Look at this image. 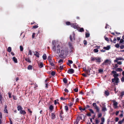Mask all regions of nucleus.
<instances>
[{"instance_id": "obj_1", "label": "nucleus", "mask_w": 124, "mask_h": 124, "mask_svg": "<svg viewBox=\"0 0 124 124\" xmlns=\"http://www.w3.org/2000/svg\"><path fill=\"white\" fill-rule=\"evenodd\" d=\"M92 105L94 107V108L95 109L96 111L97 112L99 113L100 108L97 105L96 103H93Z\"/></svg>"}, {"instance_id": "obj_2", "label": "nucleus", "mask_w": 124, "mask_h": 124, "mask_svg": "<svg viewBox=\"0 0 124 124\" xmlns=\"http://www.w3.org/2000/svg\"><path fill=\"white\" fill-rule=\"evenodd\" d=\"M75 34L74 33H73L72 35H70V41L72 42L73 40H75Z\"/></svg>"}, {"instance_id": "obj_3", "label": "nucleus", "mask_w": 124, "mask_h": 124, "mask_svg": "<svg viewBox=\"0 0 124 124\" xmlns=\"http://www.w3.org/2000/svg\"><path fill=\"white\" fill-rule=\"evenodd\" d=\"M71 26L75 29H77L78 28V25L76 23H71Z\"/></svg>"}, {"instance_id": "obj_4", "label": "nucleus", "mask_w": 124, "mask_h": 124, "mask_svg": "<svg viewBox=\"0 0 124 124\" xmlns=\"http://www.w3.org/2000/svg\"><path fill=\"white\" fill-rule=\"evenodd\" d=\"M90 70H91V68H87V69H85V70L86 73L89 75H90Z\"/></svg>"}, {"instance_id": "obj_5", "label": "nucleus", "mask_w": 124, "mask_h": 124, "mask_svg": "<svg viewBox=\"0 0 124 124\" xmlns=\"http://www.w3.org/2000/svg\"><path fill=\"white\" fill-rule=\"evenodd\" d=\"M64 50H61L60 54L59 55V56L60 57L62 58V57L63 55L64 54Z\"/></svg>"}, {"instance_id": "obj_6", "label": "nucleus", "mask_w": 124, "mask_h": 124, "mask_svg": "<svg viewBox=\"0 0 124 124\" xmlns=\"http://www.w3.org/2000/svg\"><path fill=\"white\" fill-rule=\"evenodd\" d=\"M119 60H124V58L121 57H119L118 58H116V59L114 61L115 62H117V61Z\"/></svg>"}, {"instance_id": "obj_7", "label": "nucleus", "mask_w": 124, "mask_h": 124, "mask_svg": "<svg viewBox=\"0 0 124 124\" xmlns=\"http://www.w3.org/2000/svg\"><path fill=\"white\" fill-rule=\"evenodd\" d=\"M67 72L68 73L72 74L74 73V70L73 69H70L68 70Z\"/></svg>"}, {"instance_id": "obj_8", "label": "nucleus", "mask_w": 124, "mask_h": 124, "mask_svg": "<svg viewBox=\"0 0 124 124\" xmlns=\"http://www.w3.org/2000/svg\"><path fill=\"white\" fill-rule=\"evenodd\" d=\"M113 105L115 107V108H116L118 107L117 104L118 103L117 102H116L115 101H113Z\"/></svg>"}, {"instance_id": "obj_9", "label": "nucleus", "mask_w": 124, "mask_h": 124, "mask_svg": "<svg viewBox=\"0 0 124 124\" xmlns=\"http://www.w3.org/2000/svg\"><path fill=\"white\" fill-rule=\"evenodd\" d=\"M108 59H107L104 61L103 63L102 64V65H106L108 64Z\"/></svg>"}, {"instance_id": "obj_10", "label": "nucleus", "mask_w": 124, "mask_h": 124, "mask_svg": "<svg viewBox=\"0 0 124 124\" xmlns=\"http://www.w3.org/2000/svg\"><path fill=\"white\" fill-rule=\"evenodd\" d=\"M96 62L99 64L101 62V59L99 57H96Z\"/></svg>"}, {"instance_id": "obj_11", "label": "nucleus", "mask_w": 124, "mask_h": 124, "mask_svg": "<svg viewBox=\"0 0 124 124\" xmlns=\"http://www.w3.org/2000/svg\"><path fill=\"white\" fill-rule=\"evenodd\" d=\"M51 118L52 119H54L56 118V116L54 113H52L51 114Z\"/></svg>"}, {"instance_id": "obj_12", "label": "nucleus", "mask_w": 124, "mask_h": 124, "mask_svg": "<svg viewBox=\"0 0 124 124\" xmlns=\"http://www.w3.org/2000/svg\"><path fill=\"white\" fill-rule=\"evenodd\" d=\"M38 65L40 68H41L43 66V63L42 62H40V63H38Z\"/></svg>"}, {"instance_id": "obj_13", "label": "nucleus", "mask_w": 124, "mask_h": 124, "mask_svg": "<svg viewBox=\"0 0 124 124\" xmlns=\"http://www.w3.org/2000/svg\"><path fill=\"white\" fill-rule=\"evenodd\" d=\"M68 62L67 63V65L70 66H71L70 64H72L73 63V62L72 61L70 60H68Z\"/></svg>"}, {"instance_id": "obj_14", "label": "nucleus", "mask_w": 124, "mask_h": 124, "mask_svg": "<svg viewBox=\"0 0 124 124\" xmlns=\"http://www.w3.org/2000/svg\"><path fill=\"white\" fill-rule=\"evenodd\" d=\"M20 112L21 114L23 115H24L26 113V112L24 110H22V109L20 111Z\"/></svg>"}, {"instance_id": "obj_15", "label": "nucleus", "mask_w": 124, "mask_h": 124, "mask_svg": "<svg viewBox=\"0 0 124 124\" xmlns=\"http://www.w3.org/2000/svg\"><path fill=\"white\" fill-rule=\"evenodd\" d=\"M17 109L18 111H21L23 109V108L21 106L19 105L17 106Z\"/></svg>"}, {"instance_id": "obj_16", "label": "nucleus", "mask_w": 124, "mask_h": 124, "mask_svg": "<svg viewBox=\"0 0 124 124\" xmlns=\"http://www.w3.org/2000/svg\"><path fill=\"white\" fill-rule=\"evenodd\" d=\"M12 59L15 62L17 63V59L15 57H13Z\"/></svg>"}, {"instance_id": "obj_17", "label": "nucleus", "mask_w": 124, "mask_h": 124, "mask_svg": "<svg viewBox=\"0 0 124 124\" xmlns=\"http://www.w3.org/2000/svg\"><path fill=\"white\" fill-rule=\"evenodd\" d=\"M34 55L37 57H39V52L37 51L35 52V54H34Z\"/></svg>"}, {"instance_id": "obj_18", "label": "nucleus", "mask_w": 124, "mask_h": 124, "mask_svg": "<svg viewBox=\"0 0 124 124\" xmlns=\"http://www.w3.org/2000/svg\"><path fill=\"white\" fill-rule=\"evenodd\" d=\"M32 66L31 65H28L27 67V69L29 70H31L32 69Z\"/></svg>"}, {"instance_id": "obj_19", "label": "nucleus", "mask_w": 124, "mask_h": 124, "mask_svg": "<svg viewBox=\"0 0 124 124\" xmlns=\"http://www.w3.org/2000/svg\"><path fill=\"white\" fill-rule=\"evenodd\" d=\"M116 70L117 71H123V70L122 69L120 68H118L116 69Z\"/></svg>"}, {"instance_id": "obj_20", "label": "nucleus", "mask_w": 124, "mask_h": 124, "mask_svg": "<svg viewBox=\"0 0 124 124\" xmlns=\"http://www.w3.org/2000/svg\"><path fill=\"white\" fill-rule=\"evenodd\" d=\"M42 58L44 60H46L47 58V56L46 54H44L43 55Z\"/></svg>"}, {"instance_id": "obj_21", "label": "nucleus", "mask_w": 124, "mask_h": 124, "mask_svg": "<svg viewBox=\"0 0 124 124\" xmlns=\"http://www.w3.org/2000/svg\"><path fill=\"white\" fill-rule=\"evenodd\" d=\"M7 106L6 105L5 106V109L4 110V111L5 113H8L7 110Z\"/></svg>"}, {"instance_id": "obj_22", "label": "nucleus", "mask_w": 124, "mask_h": 124, "mask_svg": "<svg viewBox=\"0 0 124 124\" xmlns=\"http://www.w3.org/2000/svg\"><path fill=\"white\" fill-rule=\"evenodd\" d=\"M25 60L27 62H28L29 63H31V62L30 60V58H25Z\"/></svg>"}, {"instance_id": "obj_23", "label": "nucleus", "mask_w": 124, "mask_h": 124, "mask_svg": "<svg viewBox=\"0 0 124 124\" xmlns=\"http://www.w3.org/2000/svg\"><path fill=\"white\" fill-rule=\"evenodd\" d=\"M102 110L103 111H105L107 110L106 108L105 107V106H104L102 108Z\"/></svg>"}, {"instance_id": "obj_24", "label": "nucleus", "mask_w": 124, "mask_h": 124, "mask_svg": "<svg viewBox=\"0 0 124 124\" xmlns=\"http://www.w3.org/2000/svg\"><path fill=\"white\" fill-rule=\"evenodd\" d=\"M53 108V107L52 105H51L49 107V109L50 110L51 112L52 111V110Z\"/></svg>"}, {"instance_id": "obj_25", "label": "nucleus", "mask_w": 124, "mask_h": 124, "mask_svg": "<svg viewBox=\"0 0 124 124\" xmlns=\"http://www.w3.org/2000/svg\"><path fill=\"white\" fill-rule=\"evenodd\" d=\"M7 51L9 52H10L11 51V48L10 47H9L7 49Z\"/></svg>"}, {"instance_id": "obj_26", "label": "nucleus", "mask_w": 124, "mask_h": 124, "mask_svg": "<svg viewBox=\"0 0 124 124\" xmlns=\"http://www.w3.org/2000/svg\"><path fill=\"white\" fill-rule=\"evenodd\" d=\"M98 114V118H101L102 116V114L101 113H99Z\"/></svg>"}, {"instance_id": "obj_27", "label": "nucleus", "mask_w": 124, "mask_h": 124, "mask_svg": "<svg viewBox=\"0 0 124 124\" xmlns=\"http://www.w3.org/2000/svg\"><path fill=\"white\" fill-rule=\"evenodd\" d=\"M119 82V79L118 78H115V82L117 84Z\"/></svg>"}, {"instance_id": "obj_28", "label": "nucleus", "mask_w": 124, "mask_h": 124, "mask_svg": "<svg viewBox=\"0 0 124 124\" xmlns=\"http://www.w3.org/2000/svg\"><path fill=\"white\" fill-rule=\"evenodd\" d=\"M105 94L107 96L108 95V90L105 91Z\"/></svg>"}, {"instance_id": "obj_29", "label": "nucleus", "mask_w": 124, "mask_h": 124, "mask_svg": "<svg viewBox=\"0 0 124 124\" xmlns=\"http://www.w3.org/2000/svg\"><path fill=\"white\" fill-rule=\"evenodd\" d=\"M96 57H91V60L92 61H94L95 60H96Z\"/></svg>"}, {"instance_id": "obj_30", "label": "nucleus", "mask_w": 124, "mask_h": 124, "mask_svg": "<svg viewBox=\"0 0 124 124\" xmlns=\"http://www.w3.org/2000/svg\"><path fill=\"white\" fill-rule=\"evenodd\" d=\"M66 25H70L71 26V23H70V22L68 21L66 22Z\"/></svg>"}, {"instance_id": "obj_31", "label": "nucleus", "mask_w": 124, "mask_h": 124, "mask_svg": "<svg viewBox=\"0 0 124 124\" xmlns=\"http://www.w3.org/2000/svg\"><path fill=\"white\" fill-rule=\"evenodd\" d=\"M119 75L118 74L116 73L115 74H114L113 76L114 77V78H118L117 77Z\"/></svg>"}, {"instance_id": "obj_32", "label": "nucleus", "mask_w": 124, "mask_h": 124, "mask_svg": "<svg viewBox=\"0 0 124 124\" xmlns=\"http://www.w3.org/2000/svg\"><path fill=\"white\" fill-rule=\"evenodd\" d=\"M63 81L64 83H66L67 82V80L66 78H64L63 79Z\"/></svg>"}, {"instance_id": "obj_33", "label": "nucleus", "mask_w": 124, "mask_h": 124, "mask_svg": "<svg viewBox=\"0 0 124 124\" xmlns=\"http://www.w3.org/2000/svg\"><path fill=\"white\" fill-rule=\"evenodd\" d=\"M94 120L95 121L96 124H98L99 122V120L97 119H95Z\"/></svg>"}, {"instance_id": "obj_34", "label": "nucleus", "mask_w": 124, "mask_h": 124, "mask_svg": "<svg viewBox=\"0 0 124 124\" xmlns=\"http://www.w3.org/2000/svg\"><path fill=\"white\" fill-rule=\"evenodd\" d=\"M52 50L54 52H55L56 51V47L55 45L53 46L52 47Z\"/></svg>"}, {"instance_id": "obj_35", "label": "nucleus", "mask_w": 124, "mask_h": 124, "mask_svg": "<svg viewBox=\"0 0 124 124\" xmlns=\"http://www.w3.org/2000/svg\"><path fill=\"white\" fill-rule=\"evenodd\" d=\"M85 37L86 38H88L90 36V34L88 33H87L85 34Z\"/></svg>"}, {"instance_id": "obj_36", "label": "nucleus", "mask_w": 124, "mask_h": 124, "mask_svg": "<svg viewBox=\"0 0 124 124\" xmlns=\"http://www.w3.org/2000/svg\"><path fill=\"white\" fill-rule=\"evenodd\" d=\"M48 60L49 61H51L52 60L50 56H49L47 58Z\"/></svg>"}, {"instance_id": "obj_37", "label": "nucleus", "mask_w": 124, "mask_h": 124, "mask_svg": "<svg viewBox=\"0 0 124 124\" xmlns=\"http://www.w3.org/2000/svg\"><path fill=\"white\" fill-rule=\"evenodd\" d=\"M20 51H23V47L21 46H20Z\"/></svg>"}, {"instance_id": "obj_38", "label": "nucleus", "mask_w": 124, "mask_h": 124, "mask_svg": "<svg viewBox=\"0 0 124 124\" xmlns=\"http://www.w3.org/2000/svg\"><path fill=\"white\" fill-rule=\"evenodd\" d=\"M60 48H58L56 50V53L57 54H58L60 53Z\"/></svg>"}, {"instance_id": "obj_39", "label": "nucleus", "mask_w": 124, "mask_h": 124, "mask_svg": "<svg viewBox=\"0 0 124 124\" xmlns=\"http://www.w3.org/2000/svg\"><path fill=\"white\" fill-rule=\"evenodd\" d=\"M84 31V30L83 28H81L79 30V31L80 32H83Z\"/></svg>"}, {"instance_id": "obj_40", "label": "nucleus", "mask_w": 124, "mask_h": 124, "mask_svg": "<svg viewBox=\"0 0 124 124\" xmlns=\"http://www.w3.org/2000/svg\"><path fill=\"white\" fill-rule=\"evenodd\" d=\"M49 63L50 64V65L52 66H54V64L51 62V61H49Z\"/></svg>"}, {"instance_id": "obj_41", "label": "nucleus", "mask_w": 124, "mask_h": 124, "mask_svg": "<svg viewBox=\"0 0 124 124\" xmlns=\"http://www.w3.org/2000/svg\"><path fill=\"white\" fill-rule=\"evenodd\" d=\"M103 49L107 50H108V45L107 46V47H104Z\"/></svg>"}, {"instance_id": "obj_42", "label": "nucleus", "mask_w": 124, "mask_h": 124, "mask_svg": "<svg viewBox=\"0 0 124 124\" xmlns=\"http://www.w3.org/2000/svg\"><path fill=\"white\" fill-rule=\"evenodd\" d=\"M61 63L60 64H61L62 63H63V60L62 59H60L59 61H58V63Z\"/></svg>"}, {"instance_id": "obj_43", "label": "nucleus", "mask_w": 124, "mask_h": 124, "mask_svg": "<svg viewBox=\"0 0 124 124\" xmlns=\"http://www.w3.org/2000/svg\"><path fill=\"white\" fill-rule=\"evenodd\" d=\"M124 95V92H123L121 93V94L120 95V96L121 97H122L123 96V95Z\"/></svg>"}, {"instance_id": "obj_44", "label": "nucleus", "mask_w": 124, "mask_h": 124, "mask_svg": "<svg viewBox=\"0 0 124 124\" xmlns=\"http://www.w3.org/2000/svg\"><path fill=\"white\" fill-rule=\"evenodd\" d=\"M93 52L95 53H97L98 52V50L97 49H94L93 50Z\"/></svg>"}, {"instance_id": "obj_45", "label": "nucleus", "mask_w": 124, "mask_h": 124, "mask_svg": "<svg viewBox=\"0 0 124 124\" xmlns=\"http://www.w3.org/2000/svg\"><path fill=\"white\" fill-rule=\"evenodd\" d=\"M116 38H114L113 40V42L114 43H115L116 42Z\"/></svg>"}, {"instance_id": "obj_46", "label": "nucleus", "mask_w": 124, "mask_h": 124, "mask_svg": "<svg viewBox=\"0 0 124 124\" xmlns=\"http://www.w3.org/2000/svg\"><path fill=\"white\" fill-rule=\"evenodd\" d=\"M66 111H67L68 110V108L67 106H65L64 107Z\"/></svg>"}, {"instance_id": "obj_47", "label": "nucleus", "mask_w": 124, "mask_h": 124, "mask_svg": "<svg viewBox=\"0 0 124 124\" xmlns=\"http://www.w3.org/2000/svg\"><path fill=\"white\" fill-rule=\"evenodd\" d=\"M89 110L90 111L91 113L92 114H94V112L93 109H89Z\"/></svg>"}, {"instance_id": "obj_48", "label": "nucleus", "mask_w": 124, "mask_h": 124, "mask_svg": "<svg viewBox=\"0 0 124 124\" xmlns=\"http://www.w3.org/2000/svg\"><path fill=\"white\" fill-rule=\"evenodd\" d=\"M51 75L52 76H54L55 74V72L54 71H52L51 73Z\"/></svg>"}, {"instance_id": "obj_49", "label": "nucleus", "mask_w": 124, "mask_h": 124, "mask_svg": "<svg viewBox=\"0 0 124 124\" xmlns=\"http://www.w3.org/2000/svg\"><path fill=\"white\" fill-rule=\"evenodd\" d=\"M38 25H35L33 26L32 27V28H33L35 29L38 28Z\"/></svg>"}, {"instance_id": "obj_50", "label": "nucleus", "mask_w": 124, "mask_h": 124, "mask_svg": "<svg viewBox=\"0 0 124 124\" xmlns=\"http://www.w3.org/2000/svg\"><path fill=\"white\" fill-rule=\"evenodd\" d=\"M8 96L9 98H11L12 97L11 96V93L10 92H8Z\"/></svg>"}, {"instance_id": "obj_51", "label": "nucleus", "mask_w": 124, "mask_h": 124, "mask_svg": "<svg viewBox=\"0 0 124 124\" xmlns=\"http://www.w3.org/2000/svg\"><path fill=\"white\" fill-rule=\"evenodd\" d=\"M73 104V103L71 102L70 103H69L68 105L70 107H71L72 106Z\"/></svg>"}, {"instance_id": "obj_52", "label": "nucleus", "mask_w": 124, "mask_h": 124, "mask_svg": "<svg viewBox=\"0 0 124 124\" xmlns=\"http://www.w3.org/2000/svg\"><path fill=\"white\" fill-rule=\"evenodd\" d=\"M35 36V33H32V38H34Z\"/></svg>"}, {"instance_id": "obj_53", "label": "nucleus", "mask_w": 124, "mask_h": 124, "mask_svg": "<svg viewBox=\"0 0 124 124\" xmlns=\"http://www.w3.org/2000/svg\"><path fill=\"white\" fill-rule=\"evenodd\" d=\"M115 46L117 48H119V45L118 43H117L115 45Z\"/></svg>"}, {"instance_id": "obj_54", "label": "nucleus", "mask_w": 124, "mask_h": 124, "mask_svg": "<svg viewBox=\"0 0 124 124\" xmlns=\"http://www.w3.org/2000/svg\"><path fill=\"white\" fill-rule=\"evenodd\" d=\"M105 121L104 118L103 117H102L101 118V122L104 123Z\"/></svg>"}, {"instance_id": "obj_55", "label": "nucleus", "mask_w": 124, "mask_h": 124, "mask_svg": "<svg viewBox=\"0 0 124 124\" xmlns=\"http://www.w3.org/2000/svg\"><path fill=\"white\" fill-rule=\"evenodd\" d=\"M117 62V64L119 65H121L122 64V62H121V61L118 62V61L117 62Z\"/></svg>"}, {"instance_id": "obj_56", "label": "nucleus", "mask_w": 124, "mask_h": 124, "mask_svg": "<svg viewBox=\"0 0 124 124\" xmlns=\"http://www.w3.org/2000/svg\"><path fill=\"white\" fill-rule=\"evenodd\" d=\"M32 53L31 52V50H29L28 52V55L30 54V55L32 54Z\"/></svg>"}, {"instance_id": "obj_57", "label": "nucleus", "mask_w": 124, "mask_h": 124, "mask_svg": "<svg viewBox=\"0 0 124 124\" xmlns=\"http://www.w3.org/2000/svg\"><path fill=\"white\" fill-rule=\"evenodd\" d=\"M103 70L102 69H100L99 70V73H101L103 72Z\"/></svg>"}, {"instance_id": "obj_58", "label": "nucleus", "mask_w": 124, "mask_h": 124, "mask_svg": "<svg viewBox=\"0 0 124 124\" xmlns=\"http://www.w3.org/2000/svg\"><path fill=\"white\" fill-rule=\"evenodd\" d=\"M28 110L29 111V112L31 113H31L32 112L31 110L30 109L28 108Z\"/></svg>"}, {"instance_id": "obj_59", "label": "nucleus", "mask_w": 124, "mask_h": 124, "mask_svg": "<svg viewBox=\"0 0 124 124\" xmlns=\"http://www.w3.org/2000/svg\"><path fill=\"white\" fill-rule=\"evenodd\" d=\"M121 80L122 82H124V77H122L121 79Z\"/></svg>"}, {"instance_id": "obj_60", "label": "nucleus", "mask_w": 124, "mask_h": 124, "mask_svg": "<svg viewBox=\"0 0 124 124\" xmlns=\"http://www.w3.org/2000/svg\"><path fill=\"white\" fill-rule=\"evenodd\" d=\"M34 88H35L36 87H37L38 86V85L36 83H35L34 84Z\"/></svg>"}, {"instance_id": "obj_61", "label": "nucleus", "mask_w": 124, "mask_h": 124, "mask_svg": "<svg viewBox=\"0 0 124 124\" xmlns=\"http://www.w3.org/2000/svg\"><path fill=\"white\" fill-rule=\"evenodd\" d=\"M120 40V43H122L124 42V40L122 39H121Z\"/></svg>"}, {"instance_id": "obj_62", "label": "nucleus", "mask_w": 124, "mask_h": 124, "mask_svg": "<svg viewBox=\"0 0 124 124\" xmlns=\"http://www.w3.org/2000/svg\"><path fill=\"white\" fill-rule=\"evenodd\" d=\"M84 43L85 45H87V42L86 40H84Z\"/></svg>"}, {"instance_id": "obj_63", "label": "nucleus", "mask_w": 124, "mask_h": 124, "mask_svg": "<svg viewBox=\"0 0 124 124\" xmlns=\"http://www.w3.org/2000/svg\"><path fill=\"white\" fill-rule=\"evenodd\" d=\"M123 122V120H121V121H119L118 122V124H122V123Z\"/></svg>"}, {"instance_id": "obj_64", "label": "nucleus", "mask_w": 124, "mask_h": 124, "mask_svg": "<svg viewBox=\"0 0 124 124\" xmlns=\"http://www.w3.org/2000/svg\"><path fill=\"white\" fill-rule=\"evenodd\" d=\"M120 48L121 49H123L124 48V45H122L120 46Z\"/></svg>"}]
</instances>
